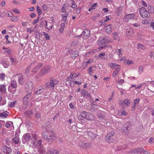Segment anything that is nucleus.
<instances>
[{"mask_svg":"<svg viewBox=\"0 0 154 154\" xmlns=\"http://www.w3.org/2000/svg\"><path fill=\"white\" fill-rule=\"evenodd\" d=\"M58 83V81L55 79H51L49 82L46 83L45 85V89H49L53 91L54 90V86Z\"/></svg>","mask_w":154,"mask_h":154,"instance_id":"1","label":"nucleus"},{"mask_svg":"<svg viewBox=\"0 0 154 154\" xmlns=\"http://www.w3.org/2000/svg\"><path fill=\"white\" fill-rule=\"evenodd\" d=\"M109 38L107 37H102L100 38L98 41V44L100 46L99 47V49L104 48L106 45L103 46V45L107 43L109 41Z\"/></svg>","mask_w":154,"mask_h":154,"instance_id":"2","label":"nucleus"},{"mask_svg":"<svg viewBox=\"0 0 154 154\" xmlns=\"http://www.w3.org/2000/svg\"><path fill=\"white\" fill-rule=\"evenodd\" d=\"M17 87V83L16 81L12 80L11 81L10 86L9 87V91L13 94L15 93Z\"/></svg>","mask_w":154,"mask_h":154,"instance_id":"3","label":"nucleus"},{"mask_svg":"<svg viewBox=\"0 0 154 154\" xmlns=\"http://www.w3.org/2000/svg\"><path fill=\"white\" fill-rule=\"evenodd\" d=\"M32 94L31 92L27 94L23 98V101L24 106H23V109H26L28 106L29 101V98L32 96Z\"/></svg>","mask_w":154,"mask_h":154,"instance_id":"4","label":"nucleus"},{"mask_svg":"<svg viewBox=\"0 0 154 154\" xmlns=\"http://www.w3.org/2000/svg\"><path fill=\"white\" fill-rule=\"evenodd\" d=\"M139 11L140 16L143 18H145L150 16L149 12L144 7H142L140 8Z\"/></svg>","mask_w":154,"mask_h":154,"instance_id":"5","label":"nucleus"},{"mask_svg":"<svg viewBox=\"0 0 154 154\" xmlns=\"http://www.w3.org/2000/svg\"><path fill=\"white\" fill-rule=\"evenodd\" d=\"M90 30L88 29H86L83 31L81 35L79 36L75 35L74 37V38H77L82 36L83 38L87 39L90 36Z\"/></svg>","mask_w":154,"mask_h":154,"instance_id":"6","label":"nucleus"},{"mask_svg":"<svg viewBox=\"0 0 154 154\" xmlns=\"http://www.w3.org/2000/svg\"><path fill=\"white\" fill-rule=\"evenodd\" d=\"M79 145L82 148L87 149L90 147L91 143L87 141H81L79 143Z\"/></svg>","mask_w":154,"mask_h":154,"instance_id":"7","label":"nucleus"},{"mask_svg":"<svg viewBox=\"0 0 154 154\" xmlns=\"http://www.w3.org/2000/svg\"><path fill=\"white\" fill-rule=\"evenodd\" d=\"M114 135L115 133L113 131H111L108 133L105 137L106 140L109 143L113 142L114 140L112 137Z\"/></svg>","mask_w":154,"mask_h":154,"instance_id":"8","label":"nucleus"},{"mask_svg":"<svg viewBox=\"0 0 154 154\" xmlns=\"http://www.w3.org/2000/svg\"><path fill=\"white\" fill-rule=\"evenodd\" d=\"M47 136V140L49 141H52L56 139V135L52 131L48 132Z\"/></svg>","mask_w":154,"mask_h":154,"instance_id":"9","label":"nucleus"},{"mask_svg":"<svg viewBox=\"0 0 154 154\" xmlns=\"http://www.w3.org/2000/svg\"><path fill=\"white\" fill-rule=\"evenodd\" d=\"M25 88L26 89L28 90V92L29 93L31 92V93L32 90L33 88L32 82L30 81H28L26 84Z\"/></svg>","mask_w":154,"mask_h":154,"instance_id":"10","label":"nucleus"},{"mask_svg":"<svg viewBox=\"0 0 154 154\" xmlns=\"http://www.w3.org/2000/svg\"><path fill=\"white\" fill-rule=\"evenodd\" d=\"M145 152V150H144L143 148H135L133 150L130 151V153H142L143 152L144 153Z\"/></svg>","mask_w":154,"mask_h":154,"instance_id":"11","label":"nucleus"},{"mask_svg":"<svg viewBox=\"0 0 154 154\" xmlns=\"http://www.w3.org/2000/svg\"><path fill=\"white\" fill-rule=\"evenodd\" d=\"M2 150L6 154H10L12 151V149L10 147L6 146H3Z\"/></svg>","mask_w":154,"mask_h":154,"instance_id":"12","label":"nucleus"},{"mask_svg":"<svg viewBox=\"0 0 154 154\" xmlns=\"http://www.w3.org/2000/svg\"><path fill=\"white\" fill-rule=\"evenodd\" d=\"M135 15L134 14H131L126 15L124 18V21L127 22L130 19H133Z\"/></svg>","mask_w":154,"mask_h":154,"instance_id":"13","label":"nucleus"},{"mask_svg":"<svg viewBox=\"0 0 154 154\" xmlns=\"http://www.w3.org/2000/svg\"><path fill=\"white\" fill-rule=\"evenodd\" d=\"M51 69V67L50 66H44L41 70V74L42 75H43L45 74L49 71Z\"/></svg>","mask_w":154,"mask_h":154,"instance_id":"14","label":"nucleus"},{"mask_svg":"<svg viewBox=\"0 0 154 154\" xmlns=\"http://www.w3.org/2000/svg\"><path fill=\"white\" fill-rule=\"evenodd\" d=\"M16 75L18 76V83L20 85H22L24 82L23 76L21 74H17Z\"/></svg>","mask_w":154,"mask_h":154,"instance_id":"15","label":"nucleus"},{"mask_svg":"<svg viewBox=\"0 0 154 154\" xmlns=\"http://www.w3.org/2000/svg\"><path fill=\"white\" fill-rule=\"evenodd\" d=\"M42 64L40 63L38 64L36 66H35L32 68V72L36 73L38 72L39 69L42 67Z\"/></svg>","mask_w":154,"mask_h":154,"instance_id":"16","label":"nucleus"},{"mask_svg":"<svg viewBox=\"0 0 154 154\" xmlns=\"http://www.w3.org/2000/svg\"><path fill=\"white\" fill-rule=\"evenodd\" d=\"M97 116L100 119H103L105 116V113L103 111L99 110L97 112Z\"/></svg>","mask_w":154,"mask_h":154,"instance_id":"17","label":"nucleus"},{"mask_svg":"<svg viewBox=\"0 0 154 154\" xmlns=\"http://www.w3.org/2000/svg\"><path fill=\"white\" fill-rule=\"evenodd\" d=\"M131 129V128L129 125L126 126L125 125L123 127V131L125 134H128L129 132V131Z\"/></svg>","mask_w":154,"mask_h":154,"instance_id":"18","label":"nucleus"},{"mask_svg":"<svg viewBox=\"0 0 154 154\" xmlns=\"http://www.w3.org/2000/svg\"><path fill=\"white\" fill-rule=\"evenodd\" d=\"M38 153L40 154H45L46 152L45 148L43 146L38 147Z\"/></svg>","mask_w":154,"mask_h":154,"instance_id":"19","label":"nucleus"},{"mask_svg":"<svg viewBox=\"0 0 154 154\" xmlns=\"http://www.w3.org/2000/svg\"><path fill=\"white\" fill-rule=\"evenodd\" d=\"M86 119L90 120H94L95 119V117L94 114L88 112V115Z\"/></svg>","mask_w":154,"mask_h":154,"instance_id":"20","label":"nucleus"},{"mask_svg":"<svg viewBox=\"0 0 154 154\" xmlns=\"http://www.w3.org/2000/svg\"><path fill=\"white\" fill-rule=\"evenodd\" d=\"M0 91L2 94H4L6 92V85H0Z\"/></svg>","mask_w":154,"mask_h":154,"instance_id":"21","label":"nucleus"},{"mask_svg":"<svg viewBox=\"0 0 154 154\" xmlns=\"http://www.w3.org/2000/svg\"><path fill=\"white\" fill-rule=\"evenodd\" d=\"M88 135L91 139H93L95 138L97 135L95 133L92 131H89L88 132Z\"/></svg>","mask_w":154,"mask_h":154,"instance_id":"22","label":"nucleus"},{"mask_svg":"<svg viewBox=\"0 0 154 154\" xmlns=\"http://www.w3.org/2000/svg\"><path fill=\"white\" fill-rule=\"evenodd\" d=\"M147 9L150 13H154V6L152 5H149L147 7Z\"/></svg>","mask_w":154,"mask_h":154,"instance_id":"23","label":"nucleus"},{"mask_svg":"<svg viewBox=\"0 0 154 154\" xmlns=\"http://www.w3.org/2000/svg\"><path fill=\"white\" fill-rule=\"evenodd\" d=\"M23 137L26 141H28L32 139L30 134L29 133H26L24 134L23 136Z\"/></svg>","mask_w":154,"mask_h":154,"instance_id":"24","label":"nucleus"},{"mask_svg":"<svg viewBox=\"0 0 154 154\" xmlns=\"http://www.w3.org/2000/svg\"><path fill=\"white\" fill-rule=\"evenodd\" d=\"M126 32L127 35L128 34L127 33H131L130 35L131 34L132 35L134 33L133 29L128 26H127L126 27ZM128 35H129V34Z\"/></svg>","mask_w":154,"mask_h":154,"instance_id":"25","label":"nucleus"},{"mask_svg":"<svg viewBox=\"0 0 154 154\" xmlns=\"http://www.w3.org/2000/svg\"><path fill=\"white\" fill-rule=\"evenodd\" d=\"M59 151L56 149H53V151L48 150L47 152V154H59Z\"/></svg>","mask_w":154,"mask_h":154,"instance_id":"26","label":"nucleus"},{"mask_svg":"<svg viewBox=\"0 0 154 154\" xmlns=\"http://www.w3.org/2000/svg\"><path fill=\"white\" fill-rule=\"evenodd\" d=\"M98 109V106L96 104H93V107L90 110L92 112H94L96 111Z\"/></svg>","mask_w":154,"mask_h":154,"instance_id":"27","label":"nucleus"},{"mask_svg":"<svg viewBox=\"0 0 154 154\" xmlns=\"http://www.w3.org/2000/svg\"><path fill=\"white\" fill-rule=\"evenodd\" d=\"M33 112L32 111L28 110L26 111L25 112V115L27 116V117H31L33 115Z\"/></svg>","mask_w":154,"mask_h":154,"instance_id":"28","label":"nucleus"},{"mask_svg":"<svg viewBox=\"0 0 154 154\" xmlns=\"http://www.w3.org/2000/svg\"><path fill=\"white\" fill-rule=\"evenodd\" d=\"M106 31L108 33H110L112 32V27L111 25H109L106 26Z\"/></svg>","mask_w":154,"mask_h":154,"instance_id":"29","label":"nucleus"},{"mask_svg":"<svg viewBox=\"0 0 154 154\" xmlns=\"http://www.w3.org/2000/svg\"><path fill=\"white\" fill-rule=\"evenodd\" d=\"M79 52L77 51L73 52L71 54V57L72 58H73L74 57H77L79 55Z\"/></svg>","mask_w":154,"mask_h":154,"instance_id":"30","label":"nucleus"},{"mask_svg":"<svg viewBox=\"0 0 154 154\" xmlns=\"http://www.w3.org/2000/svg\"><path fill=\"white\" fill-rule=\"evenodd\" d=\"M88 115V113H87L85 111H83L81 112L80 113V116L83 119H86Z\"/></svg>","mask_w":154,"mask_h":154,"instance_id":"31","label":"nucleus"},{"mask_svg":"<svg viewBox=\"0 0 154 154\" xmlns=\"http://www.w3.org/2000/svg\"><path fill=\"white\" fill-rule=\"evenodd\" d=\"M12 142L15 144H18L19 142V137H15L12 140Z\"/></svg>","mask_w":154,"mask_h":154,"instance_id":"32","label":"nucleus"},{"mask_svg":"<svg viewBox=\"0 0 154 154\" xmlns=\"http://www.w3.org/2000/svg\"><path fill=\"white\" fill-rule=\"evenodd\" d=\"M8 112L6 111L2 113H0V116L6 118L8 116Z\"/></svg>","mask_w":154,"mask_h":154,"instance_id":"33","label":"nucleus"},{"mask_svg":"<svg viewBox=\"0 0 154 154\" xmlns=\"http://www.w3.org/2000/svg\"><path fill=\"white\" fill-rule=\"evenodd\" d=\"M7 77L5 75V74L2 73L0 74V80L2 81H3L5 80V79Z\"/></svg>","mask_w":154,"mask_h":154,"instance_id":"34","label":"nucleus"},{"mask_svg":"<svg viewBox=\"0 0 154 154\" xmlns=\"http://www.w3.org/2000/svg\"><path fill=\"white\" fill-rule=\"evenodd\" d=\"M123 102L125 105L127 106H129L130 105V104L131 103L130 100L128 99H126L124 100Z\"/></svg>","mask_w":154,"mask_h":154,"instance_id":"35","label":"nucleus"},{"mask_svg":"<svg viewBox=\"0 0 154 154\" xmlns=\"http://www.w3.org/2000/svg\"><path fill=\"white\" fill-rule=\"evenodd\" d=\"M109 66L111 69H115L116 67L118 66V64H117L116 63H111L110 64Z\"/></svg>","mask_w":154,"mask_h":154,"instance_id":"36","label":"nucleus"},{"mask_svg":"<svg viewBox=\"0 0 154 154\" xmlns=\"http://www.w3.org/2000/svg\"><path fill=\"white\" fill-rule=\"evenodd\" d=\"M10 60L11 63L14 65H15L17 62L16 59H14L12 57L10 58Z\"/></svg>","mask_w":154,"mask_h":154,"instance_id":"37","label":"nucleus"},{"mask_svg":"<svg viewBox=\"0 0 154 154\" xmlns=\"http://www.w3.org/2000/svg\"><path fill=\"white\" fill-rule=\"evenodd\" d=\"M97 5V3H94L93 4L91 7L89 8L88 11H91L93 9H94L95 8V7Z\"/></svg>","mask_w":154,"mask_h":154,"instance_id":"38","label":"nucleus"},{"mask_svg":"<svg viewBox=\"0 0 154 154\" xmlns=\"http://www.w3.org/2000/svg\"><path fill=\"white\" fill-rule=\"evenodd\" d=\"M43 91V89L42 88H41L38 89L35 92V94H38L42 93Z\"/></svg>","mask_w":154,"mask_h":154,"instance_id":"39","label":"nucleus"},{"mask_svg":"<svg viewBox=\"0 0 154 154\" xmlns=\"http://www.w3.org/2000/svg\"><path fill=\"white\" fill-rule=\"evenodd\" d=\"M36 10L38 11V14L39 16L42 13V11L41 9L38 6H37L36 7Z\"/></svg>","mask_w":154,"mask_h":154,"instance_id":"40","label":"nucleus"},{"mask_svg":"<svg viewBox=\"0 0 154 154\" xmlns=\"http://www.w3.org/2000/svg\"><path fill=\"white\" fill-rule=\"evenodd\" d=\"M122 10L121 7L118 8L117 10V14L118 16H119L121 14V12Z\"/></svg>","mask_w":154,"mask_h":154,"instance_id":"41","label":"nucleus"},{"mask_svg":"<svg viewBox=\"0 0 154 154\" xmlns=\"http://www.w3.org/2000/svg\"><path fill=\"white\" fill-rule=\"evenodd\" d=\"M124 62L125 64H128V65H130L133 63V62L129 60H125Z\"/></svg>","mask_w":154,"mask_h":154,"instance_id":"42","label":"nucleus"},{"mask_svg":"<svg viewBox=\"0 0 154 154\" xmlns=\"http://www.w3.org/2000/svg\"><path fill=\"white\" fill-rule=\"evenodd\" d=\"M32 65V63L30 65L28 66L26 68L25 70L26 73H27L29 72L30 69L31 68V66Z\"/></svg>","mask_w":154,"mask_h":154,"instance_id":"43","label":"nucleus"},{"mask_svg":"<svg viewBox=\"0 0 154 154\" xmlns=\"http://www.w3.org/2000/svg\"><path fill=\"white\" fill-rule=\"evenodd\" d=\"M43 34L45 36V38L47 40H48L50 39V37L47 33L45 32H44Z\"/></svg>","mask_w":154,"mask_h":154,"instance_id":"44","label":"nucleus"},{"mask_svg":"<svg viewBox=\"0 0 154 154\" xmlns=\"http://www.w3.org/2000/svg\"><path fill=\"white\" fill-rule=\"evenodd\" d=\"M94 66L92 67H94ZM88 73L90 74H91V73H93L94 72V70L92 68V67H91L88 68Z\"/></svg>","mask_w":154,"mask_h":154,"instance_id":"45","label":"nucleus"},{"mask_svg":"<svg viewBox=\"0 0 154 154\" xmlns=\"http://www.w3.org/2000/svg\"><path fill=\"white\" fill-rule=\"evenodd\" d=\"M66 4H64L63 7L61 9V11L62 13H65L66 12L65 9V7H66Z\"/></svg>","mask_w":154,"mask_h":154,"instance_id":"46","label":"nucleus"},{"mask_svg":"<svg viewBox=\"0 0 154 154\" xmlns=\"http://www.w3.org/2000/svg\"><path fill=\"white\" fill-rule=\"evenodd\" d=\"M42 140L41 139L39 140L37 143V145L38 146V147H41L42 146H43L42 145Z\"/></svg>","mask_w":154,"mask_h":154,"instance_id":"47","label":"nucleus"},{"mask_svg":"<svg viewBox=\"0 0 154 154\" xmlns=\"http://www.w3.org/2000/svg\"><path fill=\"white\" fill-rule=\"evenodd\" d=\"M113 39L114 40H116L117 38L118 37L117 36V34L116 32H114L113 33Z\"/></svg>","mask_w":154,"mask_h":154,"instance_id":"48","label":"nucleus"},{"mask_svg":"<svg viewBox=\"0 0 154 154\" xmlns=\"http://www.w3.org/2000/svg\"><path fill=\"white\" fill-rule=\"evenodd\" d=\"M11 49H8V50L5 51H4V53L5 54H8L9 55L10 54L11 52Z\"/></svg>","mask_w":154,"mask_h":154,"instance_id":"49","label":"nucleus"},{"mask_svg":"<svg viewBox=\"0 0 154 154\" xmlns=\"http://www.w3.org/2000/svg\"><path fill=\"white\" fill-rule=\"evenodd\" d=\"M124 82V81L123 79H121L118 81L117 82V84L119 85H122L123 83Z\"/></svg>","mask_w":154,"mask_h":154,"instance_id":"50","label":"nucleus"},{"mask_svg":"<svg viewBox=\"0 0 154 154\" xmlns=\"http://www.w3.org/2000/svg\"><path fill=\"white\" fill-rule=\"evenodd\" d=\"M140 101V99L139 98H137L135 99L134 100V104H136L138 103Z\"/></svg>","mask_w":154,"mask_h":154,"instance_id":"51","label":"nucleus"},{"mask_svg":"<svg viewBox=\"0 0 154 154\" xmlns=\"http://www.w3.org/2000/svg\"><path fill=\"white\" fill-rule=\"evenodd\" d=\"M35 116L37 119H39L41 117V115L40 113H36Z\"/></svg>","mask_w":154,"mask_h":154,"instance_id":"52","label":"nucleus"},{"mask_svg":"<svg viewBox=\"0 0 154 154\" xmlns=\"http://www.w3.org/2000/svg\"><path fill=\"white\" fill-rule=\"evenodd\" d=\"M118 66H117V67H116L115 69L116 71L119 72L120 70V67L119 65H118Z\"/></svg>","mask_w":154,"mask_h":154,"instance_id":"53","label":"nucleus"},{"mask_svg":"<svg viewBox=\"0 0 154 154\" xmlns=\"http://www.w3.org/2000/svg\"><path fill=\"white\" fill-rule=\"evenodd\" d=\"M86 91L85 89L82 90L81 93L83 97L85 96Z\"/></svg>","mask_w":154,"mask_h":154,"instance_id":"54","label":"nucleus"},{"mask_svg":"<svg viewBox=\"0 0 154 154\" xmlns=\"http://www.w3.org/2000/svg\"><path fill=\"white\" fill-rule=\"evenodd\" d=\"M12 11L14 12L16 14H20V12L19 11V10L17 9H13L12 10Z\"/></svg>","mask_w":154,"mask_h":154,"instance_id":"55","label":"nucleus"},{"mask_svg":"<svg viewBox=\"0 0 154 154\" xmlns=\"http://www.w3.org/2000/svg\"><path fill=\"white\" fill-rule=\"evenodd\" d=\"M16 102L17 101H16L15 102H11V105H10V107H14Z\"/></svg>","mask_w":154,"mask_h":154,"instance_id":"56","label":"nucleus"},{"mask_svg":"<svg viewBox=\"0 0 154 154\" xmlns=\"http://www.w3.org/2000/svg\"><path fill=\"white\" fill-rule=\"evenodd\" d=\"M39 18V16H38V18L37 19L34 20L32 22V24H35V23H37L38 21Z\"/></svg>","mask_w":154,"mask_h":154,"instance_id":"57","label":"nucleus"},{"mask_svg":"<svg viewBox=\"0 0 154 154\" xmlns=\"http://www.w3.org/2000/svg\"><path fill=\"white\" fill-rule=\"evenodd\" d=\"M105 55V53H102L99 55V57L101 59H103V58L102 57L103 56H104Z\"/></svg>","mask_w":154,"mask_h":154,"instance_id":"58","label":"nucleus"},{"mask_svg":"<svg viewBox=\"0 0 154 154\" xmlns=\"http://www.w3.org/2000/svg\"><path fill=\"white\" fill-rule=\"evenodd\" d=\"M73 83H74L75 84H77L79 85H81L82 84V82H79L77 81H75L74 82V81H72Z\"/></svg>","mask_w":154,"mask_h":154,"instance_id":"59","label":"nucleus"},{"mask_svg":"<svg viewBox=\"0 0 154 154\" xmlns=\"http://www.w3.org/2000/svg\"><path fill=\"white\" fill-rule=\"evenodd\" d=\"M143 67L142 66H140L139 68V72H140L141 73L143 71Z\"/></svg>","mask_w":154,"mask_h":154,"instance_id":"60","label":"nucleus"},{"mask_svg":"<svg viewBox=\"0 0 154 154\" xmlns=\"http://www.w3.org/2000/svg\"><path fill=\"white\" fill-rule=\"evenodd\" d=\"M118 72L116 71H114L113 72V74H112V76L113 77H115V76H116V75L117 74H118Z\"/></svg>","mask_w":154,"mask_h":154,"instance_id":"61","label":"nucleus"},{"mask_svg":"<svg viewBox=\"0 0 154 154\" xmlns=\"http://www.w3.org/2000/svg\"><path fill=\"white\" fill-rule=\"evenodd\" d=\"M142 3L144 7H147V3L143 1H142L141 2Z\"/></svg>","mask_w":154,"mask_h":154,"instance_id":"62","label":"nucleus"},{"mask_svg":"<svg viewBox=\"0 0 154 154\" xmlns=\"http://www.w3.org/2000/svg\"><path fill=\"white\" fill-rule=\"evenodd\" d=\"M14 153L13 154H21L19 150L17 151V150H16L15 151H14Z\"/></svg>","mask_w":154,"mask_h":154,"instance_id":"63","label":"nucleus"},{"mask_svg":"<svg viewBox=\"0 0 154 154\" xmlns=\"http://www.w3.org/2000/svg\"><path fill=\"white\" fill-rule=\"evenodd\" d=\"M150 26L154 30V22H152L150 24Z\"/></svg>","mask_w":154,"mask_h":154,"instance_id":"64","label":"nucleus"}]
</instances>
